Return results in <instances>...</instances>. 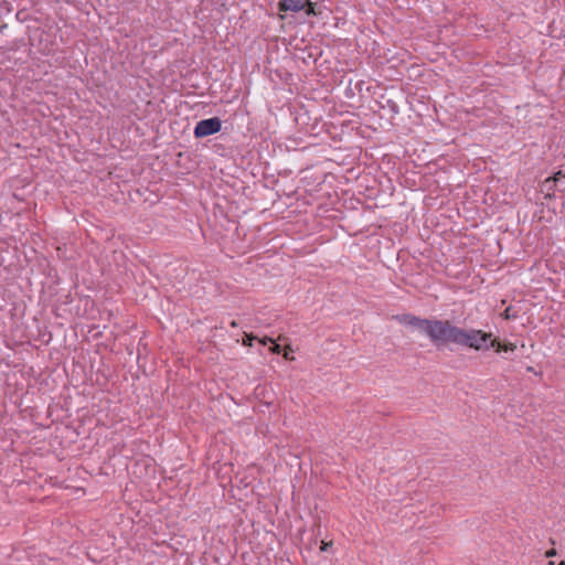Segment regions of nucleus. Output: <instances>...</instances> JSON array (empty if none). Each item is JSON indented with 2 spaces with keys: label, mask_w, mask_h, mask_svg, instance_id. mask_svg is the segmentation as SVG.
Returning a JSON list of instances; mask_svg holds the SVG:
<instances>
[{
  "label": "nucleus",
  "mask_w": 565,
  "mask_h": 565,
  "mask_svg": "<svg viewBox=\"0 0 565 565\" xmlns=\"http://www.w3.org/2000/svg\"><path fill=\"white\" fill-rule=\"evenodd\" d=\"M459 331L449 320L429 319L425 334L436 345L457 344Z\"/></svg>",
  "instance_id": "nucleus-1"
},
{
  "label": "nucleus",
  "mask_w": 565,
  "mask_h": 565,
  "mask_svg": "<svg viewBox=\"0 0 565 565\" xmlns=\"http://www.w3.org/2000/svg\"><path fill=\"white\" fill-rule=\"evenodd\" d=\"M490 338L491 333H486L481 330H466L460 328L457 344L480 350L482 349V343L487 342Z\"/></svg>",
  "instance_id": "nucleus-2"
},
{
  "label": "nucleus",
  "mask_w": 565,
  "mask_h": 565,
  "mask_svg": "<svg viewBox=\"0 0 565 565\" xmlns=\"http://www.w3.org/2000/svg\"><path fill=\"white\" fill-rule=\"evenodd\" d=\"M222 128V121L217 117L203 119L199 121L194 129V135L196 138H203L213 134H216Z\"/></svg>",
  "instance_id": "nucleus-3"
},
{
  "label": "nucleus",
  "mask_w": 565,
  "mask_h": 565,
  "mask_svg": "<svg viewBox=\"0 0 565 565\" xmlns=\"http://www.w3.org/2000/svg\"><path fill=\"white\" fill-rule=\"evenodd\" d=\"M398 320L402 323L412 326V327L418 329L419 331H422L424 333L426 331V328H427V324H428V321H429V319H420V318L412 316V315H404L402 317H398Z\"/></svg>",
  "instance_id": "nucleus-4"
},
{
  "label": "nucleus",
  "mask_w": 565,
  "mask_h": 565,
  "mask_svg": "<svg viewBox=\"0 0 565 565\" xmlns=\"http://www.w3.org/2000/svg\"><path fill=\"white\" fill-rule=\"evenodd\" d=\"M308 0H281L279 2V9L281 11H300L303 10Z\"/></svg>",
  "instance_id": "nucleus-5"
},
{
  "label": "nucleus",
  "mask_w": 565,
  "mask_h": 565,
  "mask_svg": "<svg viewBox=\"0 0 565 565\" xmlns=\"http://www.w3.org/2000/svg\"><path fill=\"white\" fill-rule=\"evenodd\" d=\"M491 348L495 349V351H513L515 349V344L513 343H505L502 344L499 340L493 339L490 344Z\"/></svg>",
  "instance_id": "nucleus-6"
},
{
  "label": "nucleus",
  "mask_w": 565,
  "mask_h": 565,
  "mask_svg": "<svg viewBox=\"0 0 565 565\" xmlns=\"http://www.w3.org/2000/svg\"><path fill=\"white\" fill-rule=\"evenodd\" d=\"M565 175L562 173V171H558L554 174L553 178H547L544 183H543V186L546 189V190H551L553 184L561 180V178H564Z\"/></svg>",
  "instance_id": "nucleus-7"
},
{
  "label": "nucleus",
  "mask_w": 565,
  "mask_h": 565,
  "mask_svg": "<svg viewBox=\"0 0 565 565\" xmlns=\"http://www.w3.org/2000/svg\"><path fill=\"white\" fill-rule=\"evenodd\" d=\"M502 317H503L505 320H510V319L516 318L515 313H513V312H512V308H511V307H508V308L503 311Z\"/></svg>",
  "instance_id": "nucleus-8"
},
{
  "label": "nucleus",
  "mask_w": 565,
  "mask_h": 565,
  "mask_svg": "<svg viewBox=\"0 0 565 565\" xmlns=\"http://www.w3.org/2000/svg\"><path fill=\"white\" fill-rule=\"evenodd\" d=\"M305 9H306V13L308 15L315 14V4L312 2H310L309 0H308V3L306 4Z\"/></svg>",
  "instance_id": "nucleus-9"
},
{
  "label": "nucleus",
  "mask_w": 565,
  "mask_h": 565,
  "mask_svg": "<svg viewBox=\"0 0 565 565\" xmlns=\"http://www.w3.org/2000/svg\"><path fill=\"white\" fill-rule=\"evenodd\" d=\"M332 545H333V542H332V541H329V542L322 541V542H321V546H320V551L326 552V551H328Z\"/></svg>",
  "instance_id": "nucleus-10"
},
{
  "label": "nucleus",
  "mask_w": 565,
  "mask_h": 565,
  "mask_svg": "<svg viewBox=\"0 0 565 565\" xmlns=\"http://www.w3.org/2000/svg\"><path fill=\"white\" fill-rule=\"evenodd\" d=\"M253 340H255V337H253L252 334H246V338L244 339L243 343L244 345L250 347Z\"/></svg>",
  "instance_id": "nucleus-11"
},
{
  "label": "nucleus",
  "mask_w": 565,
  "mask_h": 565,
  "mask_svg": "<svg viewBox=\"0 0 565 565\" xmlns=\"http://www.w3.org/2000/svg\"><path fill=\"white\" fill-rule=\"evenodd\" d=\"M269 350H270L273 353L278 354V353H280L281 348H280V345H279V344L274 343V345H273Z\"/></svg>",
  "instance_id": "nucleus-12"
},
{
  "label": "nucleus",
  "mask_w": 565,
  "mask_h": 565,
  "mask_svg": "<svg viewBox=\"0 0 565 565\" xmlns=\"http://www.w3.org/2000/svg\"><path fill=\"white\" fill-rule=\"evenodd\" d=\"M260 342L263 344H266L267 342H274L271 338H264L263 340H260Z\"/></svg>",
  "instance_id": "nucleus-13"
},
{
  "label": "nucleus",
  "mask_w": 565,
  "mask_h": 565,
  "mask_svg": "<svg viewBox=\"0 0 565 565\" xmlns=\"http://www.w3.org/2000/svg\"><path fill=\"white\" fill-rule=\"evenodd\" d=\"M555 554H556L555 550H551V551H547V552H546V556H547V557L553 556V555H555Z\"/></svg>",
  "instance_id": "nucleus-14"
},
{
  "label": "nucleus",
  "mask_w": 565,
  "mask_h": 565,
  "mask_svg": "<svg viewBox=\"0 0 565 565\" xmlns=\"http://www.w3.org/2000/svg\"><path fill=\"white\" fill-rule=\"evenodd\" d=\"M7 28V24L0 25V32H2Z\"/></svg>",
  "instance_id": "nucleus-15"
},
{
  "label": "nucleus",
  "mask_w": 565,
  "mask_h": 565,
  "mask_svg": "<svg viewBox=\"0 0 565 565\" xmlns=\"http://www.w3.org/2000/svg\"><path fill=\"white\" fill-rule=\"evenodd\" d=\"M284 358L285 359H291V360L294 359V358H289V353H287V352H285Z\"/></svg>",
  "instance_id": "nucleus-16"
},
{
  "label": "nucleus",
  "mask_w": 565,
  "mask_h": 565,
  "mask_svg": "<svg viewBox=\"0 0 565 565\" xmlns=\"http://www.w3.org/2000/svg\"><path fill=\"white\" fill-rule=\"evenodd\" d=\"M526 371H527V372H534V369H533L532 366H527V367H526Z\"/></svg>",
  "instance_id": "nucleus-17"
},
{
  "label": "nucleus",
  "mask_w": 565,
  "mask_h": 565,
  "mask_svg": "<svg viewBox=\"0 0 565 565\" xmlns=\"http://www.w3.org/2000/svg\"><path fill=\"white\" fill-rule=\"evenodd\" d=\"M231 327H234V328H235V327H237L236 321H234V320H233V321L231 322Z\"/></svg>",
  "instance_id": "nucleus-18"
},
{
  "label": "nucleus",
  "mask_w": 565,
  "mask_h": 565,
  "mask_svg": "<svg viewBox=\"0 0 565 565\" xmlns=\"http://www.w3.org/2000/svg\"><path fill=\"white\" fill-rule=\"evenodd\" d=\"M558 565H565V562H564V561H562Z\"/></svg>",
  "instance_id": "nucleus-19"
},
{
  "label": "nucleus",
  "mask_w": 565,
  "mask_h": 565,
  "mask_svg": "<svg viewBox=\"0 0 565 565\" xmlns=\"http://www.w3.org/2000/svg\"><path fill=\"white\" fill-rule=\"evenodd\" d=\"M1 50H2V49L0 47V51H1Z\"/></svg>",
  "instance_id": "nucleus-20"
}]
</instances>
